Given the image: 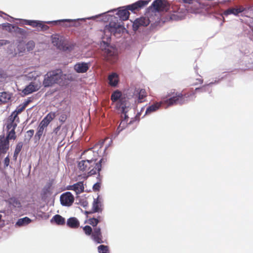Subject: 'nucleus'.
<instances>
[{
  "label": "nucleus",
  "instance_id": "obj_3",
  "mask_svg": "<svg viewBox=\"0 0 253 253\" xmlns=\"http://www.w3.org/2000/svg\"><path fill=\"white\" fill-rule=\"evenodd\" d=\"M124 27L122 25L120 22L115 16H111V21L108 25L104 27L103 32L104 35L103 36V39L109 40L111 38V35L113 34L117 35L123 33L125 30Z\"/></svg>",
  "mask_w": 253,
  "mask_h": 253
},
{
  "label": "nucleus",
  "instance_id": "obj_10",
  "mask_svg": "<svg viewBox=\"0 0 253 253\" xmlns=\"http://www.w3.org/2000/svg\"><path fill=\"white\" fill-rule=\"evenodd\" d=\"M169 96L168 94L166 97H163L162 98L161 101L156 102L154 104L148 106L146 110L144 116L147 114H150L153 112H156L159 109L162 104H166V108H168L171 105H169V104L166 102Z\"/></svg>",
  "mask_w": 253,
  "mask_h": 253
},
{
  "label": "nucleus",
  "instance_id": "obj_28",
  "mask_svg": "<svg viewBox=\"0 0 253 253\" xmlns=\"http://www.w3.org/2000/svg\"><path fill=\"white\" fill-rule=\"evenodd\" d=\"M109 84L112 86H116L119 82V76L115 73H112L108 77Z\"/></svg>",
  "mask_w": 253,
  "mask_h": 253
},
{
  "label": "nucleus",
  "instance_id": "obj_49",
  "mask_svg": "<svg viewBox=\"0 0 253 253\" xmlns=\"http://www.w3.org/2000/svg\"><path fill=\"white\" fill-rule=\"evenodd\" d=\"M17 29L18 30L17 31L18 32L20 33H24L25 32V31L24 29H22V28H18L17 27Z\"/></svg>",
  "mask_w": 253,
  "mask_h": 253
},
{
  "label": "nucleus",
  "instance_id": "obj_38",
  "mask_svg": "<svg viewBox=\"0 0 253 253\" xmlns=\"http://www.w3.org/2000/svg\"><path fill=\"white\" fill-rule=\"evenodd\" d=\"M99 222V220L95 218H91L88 220V223L92 225L94 228L97 227L96 226Z\"/></svg>",
  "mask_w": 253,
  "mask_h": 253
},
{
  "label": "nucleus",
  "instance_id": "obj_1",
  "mask_svg": "<svg viewBox=\"0 0 253 253\" xmlns=\"http://www.w3.org/2000/svg\"><path fill=\"white\" fill-rule=\"evenodd\" d=\"M111 99L113 103H116V108L125 114L126 117V113L131 109V103L128 94L122 95L121 91L117 90L112 94Z\"/></svg>",
  "mask_w": 253,
  "mask_h": 253
},
{
  "label": "nucleus",
  "instance_id": "obj_19",
  "mask_svg": "<svg viewBox=\"0 0 253 253\" xmlns=\"http://www.w3.org/2000/svg\"><path fill=\"white\" fill-rule=\"evenodd\" d=\"M89 63L85 62H78L75 64L74 69L78 73H85L89 69Z\"/></svg>",
  "mask_w": 253,
  "mask_h": 253
},
{
  "label": "nucleus",
  "instance_id": "obj_15",
  "mask_svg": "<svg viewBox=\"0 0 253 253\" xmlns=\"http://www.w3.org/2000/svg\"><path fill=\"white\" fill-rule=\"evenodd\" d=\"M187 10L184 7L179 8L170 15V18L172 20L178 21L184 19L187 14Z\"/></svg>",
  "mask_w": 253,
  "mask_h": 253
},
{
  "label": "nucleus",
  "instance_id": "obj_17",
  "mask_svg": "<svg viewBox=\"0 0 253 253\" xmlns=\"http://www.w3.org/2000/svg\"><path fill=\"white\" fill-rule=\"evenodd\" d=\"M41 83L40 81L35 83H31L23 90L22 92L25 95H28L33 92L38 90L41 87Z\"/></svg>",
  "mask_w": 253,
  "mask_h": 253
},
{
  "label": "nucleus",
  "instance_id": "obj_35",
  "mask_svg": "<svg viewBox=\"0 0 253 253\" xmlns=\"http://www.w3.org/2000/svg\"><path fill=\"white\" fill-rule=\"evenodd\" d=\"M99 253H109L108 247L103 245L99 246L97 248Z\"/></svg>",
  "mask_w": 253,
  "mask_h": 253
},
{
  "label": "nucleus",
  "instance_id": "obj_40",
  "mask_svg": "<svg viewBox=\"0 0 253 253\" xmlns=\"http://www.w3.org/2000/svg\"><path fill=\"white\" fill-rule=\"evenodd\" d=\"M35 42L33 41H30L28 42L26 45L27 50L28 51L33 50L35 47Z\"/></svg>",
  "mask_w": 253,
  "mask_h": 253
},
{
  "label": "nucleus",
  "instance_id": "obj_7",
  "mask_svg": "<svg viewBox=\"0 0 253 253\" xmlns=\"http://www.w3.org/2000/svg\"><path fill=\"white\" fill-rule=\"evenodd\" d=\"M106 13H104L105 14ZM104 14H101L99 15H96L95 16H92L91 17H88L87 18H78L76 19H60L57 20H54V21H45V22L46 24H57L58 23H64L62 25V26L66 27V28H69L72 27H78L80 25V24L78 22L79 21H85L86 20H90V19H95L97 17H98L99 16H101V15Z\"/></svg>",
  "mask_w": 253,
  "mask_h": 253
},
{
  "label": "nucleus",
  "instance_id": "obj_59",
  "mask_svg": "<svg viewBox=\"0 0 253 253\" xmlns=\"http://www.w3.org/2000/svg\"><path fill=\"white\" fill-rule=\"evenodd\" d=\"M87 204V203H85V205H84V206H86Z\"/></svg>",
  "mask_w": 253,
  "mask_h": 253
},
{
  "label": "nucleus",
  "instance_id": "obj_30",
  "mask_svg": "<svg viewBox=\"0 0 253 253\" xmlns=\"http://www.w3.org/2000/svg\"><path fill=\"white\" fill-rule=\"evenodd\" d=\"M42 75V73L38 71H32L25 75L26 78L28 80H36L37 78Z\"/></svg>",
  "mask_w": 253,
  "mask_h": 253
},
{
  "label": "nucleus",
  "instance_id": "obj_29",
  "mask_svg": "<svg viewBox=\"0 0 253 253\" xmlns=\"http://www.w3.org/2000/svg\"><path fill=\"white\" fill-rule=\"evenodd\" d=\"M65 219L59 214H56L50 219L51 223H55L59 225H62L65 223Z\"/></svg>",
  "mask_w": 253,
  "mask_h": 253
},
{
  "label": "nucleus",
  "instance_id": "obj_52",
  "mask_svg": "<svg viewBox=\"0 0 253 253\" xmlns=\"http://www.w3.org/2000/svg\"><path fill=\"white\" fill-rule=\"evenodd\" d=\"M104 143V142H102L101 144H97L95 146V147L97 148L98 147H99L100 148H101V147L102 146L103 144Z\"/></svg>",
  "mask_w": 253,
  "mask_h": 253
},
{
  "label": "nucleus",
  "instance_id": "obj_60",
  "mask_svg": "<svg viewBox=\"0 0 253 253\" xmlns=\"http://www.w3.org/2000/svg\"><path fill=\"white\" fill-rule=\"evenodd\" d=\"M0 212H3V211H0Z\"/></svg>",
  "mask_w": 253,
  "mask_h": 253
},
{
  "label": "nucleus",
  "instance_id": "obj_6",
  "mask_svg": "<svg viewBox=\"0 0 253 253\" xmlns=\"http://www.w3.org/2000/svg\"><path fill=\"white\" fill-rule=\"evenodd\" d=\"M63 72L60 69H56L47 72L45 75L42 82L45 87L52 86L54 84H59L63 79Z\"/></svg>",
  "mask_w": 253,
  "mask_h": 253
},
{
  "label": "nucleus",
  "instance_id": "obj_44",
  "mask_svg": "<svg viewBox=\"0 0 253 253\" xmlns=\"http://www.w3.org/2000/svg\"><path fill=\"white\" fill-rule=\"evenodd\" d=\"M5 79V75L3 72L0 70V82H3Z\"/></svg>",
  "mask_w": 253,
  "mask_h": 253
},
{
  "label": "nucleus",
  "instance_id": "obj_57",
  "mask_svg": "<svg viewBox=\"0 0 253 253\" xmlns=\"http://www.w3.org/2000/svg\"><path fill=\"white\" fill-rule=\"evenodd\" d=\"M2 217V215L0 214V221L1 220Z\"/></svg>",
  "mask_w": 253,
  "mask_h": 253
},
{
  "label": "nucleus",
  "instance_id": "obj_21",
  "mask_svg": "<svg viewBox=\"0 0 253 253\" xmlns=\"http://www.w3.org/2000/svg\"><path fill=\"white\" fill-rule=\"evenodd\" d=\"M102 200L99 196H98L97 198L94 199L92 208L93 212H101L102 211Z\"/></svg>",
  "mask_w": 253,
  "mask_h": 253
},
{
  "label": "nucleus",
  "instance_id": "obj_24",
  "mask_svg": "<svg viewBox=\"0 0 253 253\" xmlns=\"http://www.w3.org/2000/svg\"><path fill=\"white\" fill-rule=\"evenodd\" d=\"M218 83L216 81L214 82H211L208 84H205L200 87H197L195 89V91L198 92H208L209 93L211 92V89L210 87L214 84H216Z\"/></svg>",
  "mask_w": 253,
  "mask_h": 253
},
{
  "label": "nucleus",
  "instance_id": "obj_50",
  "mask_svg": "<svg viewBox=\"0 0 253 253\" xmlns=\"http://www.w3.org/2000/svg\"><path fill=\"white\" fill-rule=\"evenodd\" d=\"M183 2L187 3H191L192 2L193 0H181Z\"/></svg>",
  "mask_w": 253,
  "mask_h": 253
},
{
  "label": "nucleus",
  "instance_id": "obj_32",
  "mask_svg": "<svg viewBox=\"0 0 253 253\" xmlns=\"http://www.w3.org/2000/svg\"><path fill=\"white\" fill-rule=\"evenodd\" d=\"M11 98V95L6 92L0 93V101L2 103L7 102Z\"/></svg>",
  "mask_w": 253,
  "mask_h": 253
},
{
  "label": "nucleus",
  "instance_id": "obj_37",
  "mask_svg": "<svg viewBox=\"0 0 253 253\" xmlns=\"http://www.w3.org/2000/svg\"><path fill=\"white\" fill-rule=\"evenodd\" d=\"M45 128H46L43 127L42 126L39 125L38 128V131L36 134V136L39 139H40Z\"/></svg>",
  "mask_w": 253,
  "mask_h": 253
},
{
  "label": "nucleus",
  "instance_id": "obj_47",
  "mask_svg": "<svg viewBox=\"0 0 253 253\" xmlns=\"http://www.w3.org/2000/svg\"><path fill=\"white\" fill-rule=\"evenodd\" d=\"M97 151H99V150H97ZM95 153H98V154H97V159H98V157H99V155H98V152H94V151H92L91 150H89L88 151L89 154H90V155L92 154L93 155V158H94V156L96 155H95Z\"/></svg>",
  "mask_w": 253,
  "mask_h": 253
},
{
  "label": "nucleus",
  "instance_id": "obj_23",
  "mask_svg": "<svg viewBox=\"0 0 253 253\" xmlns=\"http://www.w3.org/2000/svg\"><path fill=\"white\" fill-rule=\"evenodd\" d=\"M123 114L124 115V119L123 120H122V121L121 122L119 126H118L117 130L116 133H115L111 136V140L110 141V142H112V139H115L118 136V135L120 133V132L121 131H122L126 126L127 121V119H128V117L126 115V117H125V114Z\"/></svg>",
  "mask_w": 253,
  "mask_h": 253
},
{
  "label": "nucleus",
  "instance_id": "obj_9",
  "mask_svg": "<svg viewBox=\"0 0 253 253\" xmlns=\"http://www.w3.org/2000/svg\"><path fill=\"white\" fill-rule=\"evenodd\" d=\"M24 21V24L29 25L33 28H39L41 31H47L49 29V27L45 25V21L34 20L20 19Z\"/></svg>",
  "mask_w": 253,
  "mask_h": 253
},
{
  "label": "nucleus",
  "instance_id": "obj_34",
  "mask_svg": "<svg viewBox=\"0 0 253 253\" xmlns=\"http://www.w3.org/2000/svg\"><path fill=\"white\" fill-rule=\"evenodd\" d=\"M162 4L163 1L162 0H155L153 2L152 5L156 10H158L161 8Z\"/></svg>",
  "mask_w": 253,
  "mask_h": 253
},
{
  "label": "nucleus",
  "instance_id": "obj_39",
  "mask_svg": "<svg viewBox=\"0 0 253 253\" xmlns=\"http://www.w3.org/2000/svg\"><path fill=\"white\" fill-rule=\"evenodd\" d=\"M83 230L84 232L85 235L87 236H90L92 232L93 231V229L91 228V227L88 225H86L84 226L83 228Z\"/></svg>",
  "mask_w": 253,
  "mask_h": 253
},
{
  "label": "nucleus",
  "instance_id": "obj_53",
  "mask_svg": "<svg viewBox=\"0 0 253 253\" xmlns=\"http://www.w3.org/2000/svg\"><path fill=\"white\" fill-rule=\"evenodd\" d=\"M197 81H198L199 83L200 84H202L203 83V80L202 79H197Z\"/></svg>",
  "mask_w": 253,
  "mask_h": 253
},
{
  "label": "nucleus",
  "instance_id": "obj_42",
  "mask_svg": "<svg viewBox=\"0 0 253 253\" xmlns=\"http://www.w3.org/2000/svg\"><path fill=\"white\" fill-rule=\"evenodd\" d=\"M2 27L3 28H5L6 29H8L9 30H11V27H12L13 29H14L15 28V26H13L12 25H11V24H9V23H3L1 25Z\"/></svg>",
  "mask_w": 253,
  "mask_h": 253
},
{
  "label": "nucleus",
  "instance_id": "obj_56",
  "mask_svg": "<svg viewBox=\"0 0 253 253\" xmlns=\"http://www.w3.org/2000/svg\"><path fill=\"white\" fill-rule=\"evenodd\" d=\"M114 11H116V9H112V10H109V11H108L107 12H114Z\"/></svg>",
  "mask_w": 253,
  "mask_h": 253
},
{
  "label": "nucleus",
  "instance_id": "obj_11",
  "mask_svg": "<svg viewBox=\"0 0 253 253\" xmlns=\"http://www.w3.org/2000/svg\"><path fill=\"white\" fill-rule=\"evenodd\" d=\"M101 47L102 50L104 51L108 60L111 61L110 57L115 56L117 54V50L104 41H102L101 43Z\"/></svg>",
  "mask_w": 253,
  "mask_h": 253
},
{
  "label": "nucleus",
  "instance_id": "obj_33",
  "mask_svg": "<svg viewBox=\"0 0 253 253\" xmlns=\"http://www.w3.org/2000/svg\"><path fill=\"white\" fill-rule=\"evenodd\" d=\"M25 109V105L20 104L19 105L15 111L12 113L11 115L13 116L14 118H17V114L21 113Z\"/></svg>",
  "mask_w": 253,
  "mask_h": 253
},
{
  "label": "nucleus",
  "instance_id": "obj_26",
  "mask_svg": "<svg viewBox=\"0 0 253 253\" xmlns=\"http://www.w3.org/2000/svg\"><path fill=\"white\" fill-rule=\"evenodd\" d=\"M245 9L243 7H240L237 8H229L224 12V14L226 16L230 14L238 16L240 13L242 12Z\"/></svg>",
  "mask_w": 253,
  "mask_h": 253
},
{
  "label": "nucleus",
  "instance_id": "obj_45",
  "mask_svg": "<svg viewBox=\"0 0 253 253\" xmlns=\"http://www.w3.org/2000/svg\"><path fill=\"white\" fill-rule=\"evenodd\" d=\"M9 164V159L8 158V156H7L6 158H5L4 160V165L5 167H7Z\"/></svg>",
  "mask_w": 253,
  "mask_h": 253
},
{
  "label": "nucleus",
  "instance_id": "obj_25",
  "mask_svg": "<svg viewBox=\"0 0 253 253\" xmlns=\"http://www.w3.org/2000/svg\"><path fill=\"white\" fill-rule=\"evenodd\" d=\"M66 224L68 227L71 228L77 229L80 226V223L76 217H71L67 220Z\"/></svg>",
  "mask_w": 253,
  "mask_h": 253
},
{
  "label": "nucleus",
  "instance_id": "obj_18",
  "mask_svg": "<svg viewBox=\"0 0 253 253\" xmlns=\"http://www.w3.org/2000/svg\"><path fill=\"white\" fill-rule=\"evenodd\" d=\"M91 239L96 244L102 243V235L101 231V228L100 227H96L93 228V231L91 234Z\"/></svg>",
  "mask_w": 253,
  "mask_h": 253
},
{
  "label": "nucleus",
  "instance_id": "obj_16",
  "mask_svg": "<svg viewBox=\"0 0 253 253\" xmlns=\"http://www.w3.org/2000/svg\"><path fill=\"white\" fill-rule=\"evenodd\" d=\"M150 23L148 18L142 17L136 19L133 23L132 28L134 31L137 30L140 27L148 26Z\"/></svg>",
  "mask_w": 253,
  "mask_h": 253
},
{
  "label": "nucleus",
  "instance_id": "obj_4",
  "mask_svg": "<svg viewBox=\"0 0 253 253\" xmlns=\"http://www.w3.org/2000/svg\"><path fill=\"white\" fill-rule=\"evenodd\" d=\"M196 92L185 93L183 95L181 93L173 92L168 94L169 98L166 101L169 105L183 104L190 101L194 100L196 98Z\"/></svg>",
  "mask_w": 253,
  "mask_h": 253
},
{
  "label": "nucleus",
  "instance_id": "obj_46",
  "mask_svg": "<svg viewBox=\"0 0 253 253\" xmlns=\"http://www.w3.org/2000/svg\"><path fill=\"white\" fill-rule=\"evenodd\" d=\"M27 133L30 138H31L34 135V130L33 129H30L27 131Z\"/></svg>",
  "mask_w": 253,
  "mask_h": 253
},
{
  "label": "nucleus",
  "instance_id": "obj_51",
  "mask_svg": "<svg viewBox=\"0 0 253 253\" xmlns=\"http://www.w3.org/2000/svg\"><path fill=\"white\" fill-rule=\"evenodd\" d=\"M19 154H16V152H14V154H13V159L14 160H17V156H18V155Z\"/></svg>",
  "mask_w": 253,
  "mask_h": 253
},
{
  "label": "nucleus",
  "instance_id": "obj_41",
  "mask_svg": "<svg viewBox=\"0 0 253 253\" xmlns=\"http://www.w3.org/2000/svg\"><path fill=\"white\" fill-rule=\"evenodd\" d=\"M23 147V143L22 142H19L15 148L14 152H16V154H19L20 152L21 151L22 148Z\"/></svg>",
  "mask_w": 253,
  "mask_h": 253
},
{
  "label": "nucleus",
  "instance_id": "obj_58",
  "mask_svg": "<svg viewBox=\"0 0 253 253\" xmlns=\"http://www.w3.org/2000/svg\"><path fill=\"white\" fill-rule=\"evenodd\" d=\"M132 122V121H131H131H130V122H129V124H131Z\"/></svg>",
  "mask_w": 253,
  "mask_h": 253
},
{
  "label": "nucleus",
  "instance_id": "obj_5",
  "mask_svg": "<svg viewBox=\"0 0 253 253\" xmlns=\"http://www.w3.org/2000/svg\"><path fill=\"white\" fill-rule=\"evenodd\" d=\"M149 1V0H140L132 4L127 5L126 7H120L118 8L116 14L120 18V20H126L128 18L129 15L128 10L133 12L134 10H138L146 5Z\"/></svg>",
  "mask_w": 253,
  "mask_h": 253
},
{
  "label": "nucleus",
  "instance_id": "obj_31",
  "mask_svg": "<svg viewBox=\"0 0 253 253\" xmlns=\"http://www.w3.org/2000/svg\"><path fill=\"white\" fill-rule=\"evenodd\" d=\"M31 222V219L28 217H25L18 219L17 221L15 223V226L19 227L26 226Z\"/></svg>",
  "mask_w": 253,
  "mask_h": 253
},
{
  "label": "nucleus",
  "instance_id": "obj_2",
  "mask_svg": "<svg viewBox=\"0 0 253 253\" xmlns=\"http://www.w3.org/2000/svg\"><path fill=\"white\" fill-rule=\"evenodd\" d=\"M97 153H95L94 158L86 160H82L78 163V167L79 170L82 172H87L89 175H93L99 172L101 169V164L102 159L98 162Z\"/></svg>",
  "mask_w": 253,
  "mask_h": 253
},
{
  "label": "nucleus",
  "instance_id": "obj_13",
  "mask_svg": "<svg viewBox=\"0 0 253 253\" xmlns=\"http://www.w3.org/2000/svg\"><path fill=\"white\" fill-rule=\"evenodd\" d=\"M67 129L66 127L58 126L52 132V137L55 141L63 139L66 135Z\"/></svg>",
  "mask_w": 253,
  "mask_h": 253
},
{
  "label": "nucleus",
  "instance_id": "obj_43",
  "mask_svg": "<svg viewBox=\"0 0 253 253\" xmlns=\"http://www.w3.org/2000/svg\"><path fill=\"white\" fill-rule=\"evenodd\" d=\"M49 124V123H48V122L43 118L41 122L39 125L42 126L43 127L46 128Z\"/></svg>",
  "mask_w": 253,
  "mask_h": 253
},
{
  "label": "nucleus",
  "instance_id": "obj_27",
  "mask_svg": "<svg viewBox=\"0 0 253 253\" xmlns=\"http://www.w3.org/2000/svg\"><path fill=\"white\" fill-rule=\"evenodd\" d=\"M16 118H14L13 116L10 115L6 123V128L7 130L13 129L15 130L17 126V123L15 122Z\"/></svg>",
  "mask_w": 253,
  "mask_h": 253
},
{
  "label": "nucleus",
  "instance_id": "obj_54",
  "mask_svg": "<svg viewBox=\"0 0 253 253\" xmlns=\"http://www.w3.org/2000/svg\"><path fill=\"white\" fill-rule=\"evenodd\" d=\"M28 101H26V102H24L23 104H22L21 105H25V108L26 107V106L27 105V104H28Z\"/></svg>",
  "mask_w": 253,
  "mask_h": 253
},
{
  "label": "nucleus",
  "instance_id": "obj_22",
  "mask_svg": "<svg viewBox=\"0 0 253 253\" xmlns=\"http://www.w3.org/2000/svg\"><path fill=\"white\" fill-rule=\"evenodd\" d=\"M67 189L74 191L77 194H80L84 190L83 182H78L73 185H69L67 187Z\"/></svg>",
  "mask_w": 253,
  "mask_h": 253
},
{
  "label": "nucleus",
  "instance_id": "obj_36",
  "mask_svg": "<svg viewBox=\"0 0 253 253\" xmlns=\"http://www.w3.org/2000/svg\"><path fill=\"white\" fill-rule=\"evenodd\" d=\"M56 116V113L51 112L49 113L44 119L46 120L48 123H50Z\"/></svg>",
  "mask_w": 253,
  "mask_h": 253
},
{
  "label": "nucleus",
  "instance_id": "obj_48",
  "mask_svg": "<svg viewBox=\"0 0 253 253\" xmlns=\"http://www.w3.org/2000/svg\"><path fill=\"white\" fill-rule=\"evenodd\" d=\"M99 188H100V184L99 183H96L93 186V189L94 190H98Z\"/></svg>",
  "mask_w": 253,
  "mask_h": 253
},
{
  "label": "nucleus",
  "instance_id": "obj_20",
  "mask_svg": "<svg viewBox=\"0 0 253 253\" xmlns=\"http://www.w3.org/2000/svg\"><path fill=\"white\" fill-rule=\"evenodd\" d=\"M8 205L9 207L13 209H19L21 208V204L18 199L15 197H11L5 200Z\"/></svg>",
  "mask_w": 253,
  "mask_h": 253
},
{
  "label": "nucleus",
  "instance_id": "obj_55",
  "mask_svg": "<svg viewBox=\"0 0 253 253\" xmlns=\"http://www.w3.org/2000/svg\"><path fill=\"white\" fill-rule=\"evenodd\" d=\"M109 145H107V146H106L105 147V149H104V152H103L104 153H105V151H106V149H107V148L109 147Z\"/></svg>",
  "mask_w": 253,
  "mask_h": 253
},
{
  "label": "nucleus",
  "instance_id": "obj_12",
  "mask_svg": "<svg viewBox=\"0 0 253 253\" xmlns=\"http://www.w3.org/2000/svg\"><path fill=\"white\" fill-rule=\"evenodd\" d=\"M51 39L52 43L57 48L63 50L69 49L68 47L64 45V38L63 37L60 36L58 34H54L51 36Z\"/></svg>",
  "mask_w": 253,
  "mask_h": 253
},
{
  "label": "nucleus",
  "instance_id": "obj_14",
  "mask_svg": "<svg viewBox=\"0 0 253 253\" xmlns=\"http://www.w3.org/2000/svg\"><path fill=\"white\" fill-rule=\"evenodd\" d=\"M60 200L62 206L69 207L74 202V197L71 192H67L60 196Z\"/></svg>",
  "mask_w": 253,
  "mask_h": 253
},
{
  "label": "nucleus",
  "instance_id": "obj_8",
  "mask_svg": "<svg viewBox=\"0 0 253 253\" xmlns=\"http://www.w3.org/2000/svg\"><path fill=\"white\" fill-rule=\"evenodd\" d=\"M128 96L130 98V100L133 98L135 101H137L138 103H141L145 101L147 96V93L144 89L135 88L129 91Z\"/></svg>",
  "mask_w": 253,
  "mask_h": 253
}]
</instances>
